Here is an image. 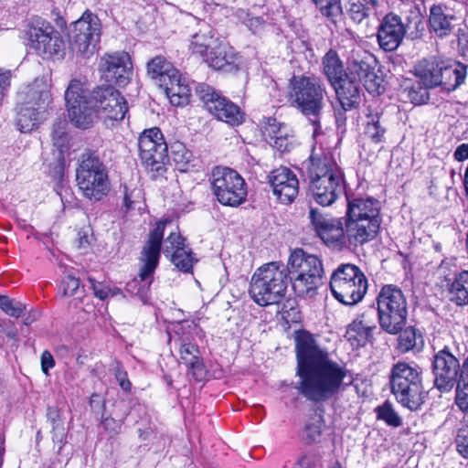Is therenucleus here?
Here are the masks:
<instances>
[{
	"label": "nucleus",
	"instance_id": "nucleus-1",
	"mask_svg": "<svg viewBox=\"0 0 468 468\" xmlns=\"http://www.w3.org/2000/svg\"><path fill=\"white\" fill-rule=\"evenodd\" d=\"M295 342L299 380L294 388L314 402H324L336 395L347 377L346 367L333 360L306 332L298 333Z\"/></svg>",
	"mask_w": 468,
	"mask_h": 468
},
{
	"label": "nucleus",
	"instance_id": "nucleus-2",
	"mask_svg": "<svg viewBox=\"0 0 468 468\" xmlns=\"http://www.w3.org/2000/svg\"><path fill=\"white\" fill-rule=\"evenodd\" d=\"M65 100L71 122L82 129L90 127L98 119L112 125L128 112L125 98L114 87L101 86L88 93L87 83L79 79L69 82Z\"/></svg>",
	"mask_w": 468,
	"mask_h": 468
},
{
	"label": "nucleus",
	"instance_id": "nucleus-3",
	"mask_svg": "<svg viewBox=\"0 0 468 468\" xmlns=\"http://www.w3.org/2000/svg\"><path fill=\"white\" fill-rule=\"evenodd\" d=\"M306 170L311 194L319 205L330 206L344 193V175L329 149L314 145Z\"/></svg>",
	"mask_w": 468,
	"mask_h": 468
},
{
	"label": "nucleus",
	"instance_id": "nucleus-4",
	"mask_svg": "<svg viewBox=\"0 0 468 468\" xmlns=\"http://www.w3.org/2000/svg\"><path fill=\"white\" fill-rule=\"evenodd\" d=\"M52 101L50 80L37 78L17 93L16 126L21 133H30L39 127L48 116Z\"/></svg>",
	"mask_w": 468,
	"mask_h": 468
},
{
	"label": "nucleus",
	"instance_id": "nucleus-5",
	"mask_svg": "<svg viewBox=\"0 0 468 468\" xmlns=\"http://www.w3.org/2000/svg\"><path fill=\"white\" fill-rule=\"evenodd\" d=\"M380 225V204L378 199L370 197L347 198L345 226L349 246H361L374 239Z\"/></svg>",
	"mask_w": 468,
	"mask_h": 468
},
{
	"label": "nucleus",
	"instance_id": "nucleus-6",
	"mask_svg": "<svg viewBox=\"0 0 468 468\" xmlns=\"http://www.w3.org/2000/svg\"><path fill=\"white\" fill-rule=\"evenodd\" d=\"M414 74L427 89L440 86L446 90H453L463 83L466 67L442 56H431L415 65Z\"/></svg>",
	"mask_w": 468,
	"mask_h": 468
},
{
	"label": "nucleus",
	"instance_id": "nucleus-7",
	"mask_svg": "<svg viewBox=\"0 0 468 468\" xmlns=\"http://www.w3.org/2000/svg\"><path fill=\"white\" fill-rule=\"evenodd\" d=\"M285 268L298 297L312 298L316 294L324 273L322 261L317 256L308 254L302 249L294 250Z\"/></svg>",
	"mask_w": 468,
	"mask_h": 468
},
{
	"label": "nucleus",
	"instance_id": "nucleus-8",
	"mask_svg": "<svg viewBox=\"0 0 468 468\" xmlns=\"http://www.w3.org/2000/svg\"><path fill=\"white\" fill-rule=\"evenodd\" d=\"M287 279L283 264L275 261L264 264L251 277L250 295L261 306L278 303L285 295Z\"/></svg>",
	"mask_w": 468,
	"mask_h": 468
},
{
	"label": "nucleus",
	"instance_id": "nucleus-9",
	"mask_svg": "<svg viewBox=\"0 0 468 468\" xmlns=\"http://www.w3.org/2000/svg\"><path fill=\"white\" fill-rule=\"evenodd\" d=\"M147 74L164 89L170 103L182 107L188 103L191 88L188 78L162 56H156L147 63Z\"/></svg>",
	"mask_w": 468,
	"mask_h": 468
},
{
	"label": "nucleus",
	"instance_id": "nucleus-10",
	"mask_svg": "<svg viewBox=\"0 0 468 468\" xmlns=\"http://www.w3.org/2000/svg\"><path fill=\"white\" fill-rule=\"evenodd\" d=\"M391 391L404 408L417 410L424 402L425 394L420 368L414 363L399 361L390 373Z\"/></svg>",
	"mask_w": 468,
	"mask_h": 468
},
{
	"label": "nucleus",
	"instance_id": "nucleus-11",
	"mask_svg": "<svg viewBox=\"0 0 468 468\" xmlns=\"http://www.w3.org/2000/svg\"><path fill=\"white\" fill-rule=\"evenodd\" d=\"M24 38L29 48L44 59L60 60L65 58V40L58 31L44 20L36 19L28 23Z\"/></svg>",
	"mask_w": 468,
	"mask_h": 468
},
{
	"label": "nucleus",
	"instance_id": "nucleus-12",
	"mask_svg": "<svg viewBox=\"0 0 468 468\" xmlns=\"http://www.w3.org/2000/svg\"><path fill=\"white\" fill-rule=\"evenodd\" d=\"M378 321L381 328L390 335L399 333L407 321V301L402 291L394 285H385L378 298Z\"/></svg>",
	"mask_w": 468,
	"mask_h": 468
},
{
	"label": "nucleus",
	"instance_id": "nucleus-13",
	"mask_svg": "<svg viewBox=\"0 0 468 468\" xmlns=\"http://www.w3.org/2000/svg\"><path fill=\"white\" fill-rule=\"evenodd\" d=\"M330 289L338 302L346 305H354L364 298L367 290V281L356 265L341 264L331 276Z\"/></svg>",
	"mask_w": 468,
	"mask_h": 468
},
{
	"label": "nucleus",
	"instance_id": "nucleus-14",
	"mask_svg": "<svg viewBox=\"0 0 468 468\" xmlns=\"http://www.w3.org/2000/svg\"><path fill=\"white\" fill-rule=\"evenodd\" d=\"M325 90L314 77L293 76L288 86L291 104L306 116L317 117L324 102Z\"/></svg>",
	"mask_w": 468,
	"mask_h": 468
},
{
	"label": "nucleus",
	"instance_id": "nucleus-15",
	"mask_svg": "<svg viewBox=\"0 0 468 468\" xmlns=\"http://www.w3.org/2000/svg\"><path fill=\"white\" fill-rule=\"evenodd\" d=\"M77 186L88 199L99 201L110 189L108 175L103 164L95 157L82 160L76 172Z\"/></svg>",
	"mask_w": 468,
	"mask_h": 468
},
{
	"label": "nucleus",
	"instance_id": "nucleus-16",
	"mask_svg": "<svg viewBox=\"0 0 468 468\" xmlns=\"http://www.w3.org/2000/svg\"><path fill=\"white\" fill-rule=\"evenodd\" d=\"M212 188L218 201L224 206L237 207L247 197L244 179L228 167L218 166L213 169Z\"/></svg>",
	"mask_w": 468,
	"mask_h": 468
},
{
	"label": "nucleus",
	"instance_id": "nucleus-17",
	"mask_svg": "<svg viewBox=\"0 0 468 468\" xmlns=\"http://www.w3.org/2000/svg\"><path fill=\"white\" fill-rule=\"evenodd\" d=\"M170 221H159L155 228L150 232L148 240L144 245L140 257L139 278L144 283L143 287L136 292L145 303L147 291L152 283V277L158 265L160 258L161 243L164 237L165 228Z\"/></svg>",
	"mask_w": 468,
	"mask_h": 468
},
{
	"label": "nucleus",
	"instance_id": "nucleus-18",
	"mask_svg": "<svg viewBox=\"0 0 468 468\" xmlns=\"http://www.w3.org/2000/svg\"><path fill=\"white\" fill-rule=\"evenodd\" d=\"M195 90L197 96L203 102L207 111L218 121L231 126L243 122L244 116L240 109L223 97L213 87L206 83H198Z\"/></svg>",
	"mask_w": 468,
	"mask_h": 468
},
{
	"label": "nucleus",
	"instance_id": "nucleus-19",
	"mask_svg": "<svg viewBox=\"0 0 468 468\" xmlns=\"http://www.w3.org/2000/svg\"><path fill=\"white\" fill-rule=\"evenodd\" d=\"M195 90L197 96L203 102L207 111L218 121L231 126L243 122L244 116L240 109L223 97L213 87L206 83H198Z\"/></svg>",
	"mask_w": 468,
	"mask_h": 468
},
{
	"label": "nucleus",
	"instance_id": "nucleus-20",
	"mask_svg": "<svg viewBox=\"0 0 468 468\" xmlns=\"http://www.w3.org/2000/svg\"><path fill=\"white\" fill-rule=\"evenodd\" d=\"M101 36V24L96 16L87 11L72 24L69 41L73 52L83 57L92 55Z\"/></svg>",
	"mask_w": 468,
	"mask_h": 468
},
{
	"label": "nucleus",
	"instance_id": "nucleus-21",
	"mask_svg": "<svg viewBox=\"0 0 468 468\" xmlns=\"http://www.w3.org/2000/svg\"><path fill=\"white\" fill-rule=\"evenodd\" d=\"M139 155L145 168L157 174L165 171L167 145L157 127L144 130L138 139Z\"/></svg>",
	"mask_w": 468,
	"mask_h": 468
},
{
	"label": "nucleus",
	"instance_id": "nucleus-22",
	"mask_svg": "<svg viewBox=\"0 0 468 468\" xmlns=\"http://www.w3.org/2000/svg\"><path fill=\"white\" fill-rule=\"evenodd\" d=\"M374 57L367 52L353 55L347 66L346 77L354 80L358 84H362L364 88L371 94H379L381 89L382 79L376 72Z\"/></svg>",
	"mask_w": 468,
	"mask_h": 468
},
{
	"label": "nucleus",
	"instance_id": "nucleus-23",
	"mask_svg": "<svg viewBox=\"0 0 468 468\" xmlns=\"http://www.w3.org/2000/svg\"><path fill=\"white\" fill-rule=\"evenodd\" d=\"M309 218L316 234L327 246L342 248L348 244L346 228L340 218L322 215L314 209L310 210Z\"/></svg>",
	"mask_w": 468,
	"mask_h": 468
},
{
	"label": "nucleus",
	"instance_id": "nucleus-24",
	"mask_svg": "<svg viewBox=\"0 0 468 468\" xmlns=\"http://www.w3.org/2000/svg\"><path fill=\"white\" fill-rule=\"evenodd\" d=\"M273 196L282 204H291L298 196L299 180L288 167L280 166L268 175Z\"/></svg>",
	"mask_w": 468,
	"mask_h": 468
},
{
	"label": "nucleus",
	"instance_id": "nucleus-25",
	"mask_svg": "<svg viewBox=\"0 0 468 468\" xmlns=\"http://www.w3.org/2000/svg\"><path fill=\"white\" fill-rule=\"evenodd\" d=\"M101 71L107 81L125 86L133 74L132 61L128 53L117 52L101 58Z\"/></svg>",
	"mask_w": 468,
	"mask_h": 468
},
{
	"label": "nucleus",
	"instance_id": "nucleus-26",
	"mask_svg": "<svg viewBox=\"0 0 468 468\" xmlns=\"http://www.w3.org/2000/svg\"><path fill=\"white\" fill-rule=\"evenodd\" d=\"M432 365L435 386L441 391L450 390L460 371L459 360L444 347L434 356Z\"/></svg>",
	"mask_w": 468,
	"mask_h": 468
},
{
	"label": "nucleus",
	"instance_id": "nucleus-27",
	"mask_svg": "<svg viewBox=\"0 0 468 468\" xmlns=\"http://www.w3.org/2000/svg\"><path fill=\"white\" fill-rule=\"evenodd\" d=\"M164 254L170 258L171 262L184 272H191L197 259L190 249L185 245V239L179 232L171 231L165 239Z\"/></svg>",
	"mask_w": 468,
	"mask_h": 468
},
{
	"label": "nucleus",
	"instance_id": "nucleus-28",
	"mask_svg": "<svg viewBox=\"0 0 468 468\" xmlns=\"http://www.w3.org/2000/svg\"><path fill=\"white\" fill-rule=\"evenodd\" d=\"M406 34V28L401 18L392 13L382 19L378 29V42L385 51H394L401 44Z\"/></svg>",
	"mask_w": 468,
	"mask_h": 468
},
{
	"label": "nucleus",
	"instance_id": "nucleus-29",
	"mask_svg": "<svg viewBox=\"0 0 468 468\" xmlns=\"http://www.w3.org/2000/svg\"><path fill=\"white\" fill-rule=\"evenodd\" d=\"M263 134L269 144L282 153L290 151L293 146L292 130L288 125L277 122L276 119L268 118L266 120Z\"/></svg>",
	"mask_w": 468,
	"mask_h": 468
},
{
	"label": "nucleus",
	"instance_id": "nucleus-30",
	"mask_svg": "<svg viewBox=\"0 0 468 468\" xmlns=\"http://www.w3.org/2000/svg\"><path fill=\"white\" fill-rule=\"evenodd\" d=\"M203 60L215 69L231 70L239 67L238 56L233 48L223 39H218L212 49L204 57Z\"/></svg>",
	"mask_w": 468,
	"mask_h": 468
},
{
	"label": "nucleus",
	"instance_id": "nucleus-31",
	"mask_svg": "<svg viewBox=\"0 0 468 468\" xmlns=\"http://www.w3.org/2000/svg\"><path fill=\"white\" fill-rule=\"evenodd\" d=\"M219 37L216 32L207 24H202L197 32L191 36L188 44L189 51L194 55H198L202 58L210 49L216 47Z\"/></svg>",
	"mask_w": 468,
	"mask_h": 468
},
{
	"label": "nucleus",
	"instance_id": "nucleus-32",
	"mask_svg": "<svg viewBox=\"0 0 468 468\" xmlns=\"http://www.w3.org/2000/svg\"><path fill=\"white\" fill-rule=\"evenodd\" d=\"M336 97L345 111L356 107L360 101V84L344 77L338 83H333Z\"/></svg>",
	"mask_w": 468,
	"mask_h": 468
},
{
	"label": "nucleus",
	"instance_id": "nucleus-33",
	"mask_svg": "<svg viewBox=\"0 0 468 468\" xmlns=\"http://www.w3.org/2000/svg\"><path fill=\"white\" fill-rule=\"evenodd\" d=\"M376 326L370 323L366 314L356 318L348 326L346 337L354 346H362L372 336V331Z\"/></svg>",
	"mask_w": 468,
	"mask_h": 468
},
{
	"label": "nucleus",
	"instance_id": "nucleus-34",
	"mask_svg": "<svg viewBox=\"0 0 468 468\" xmlns=\"http://www.w3.org/2000/svg\"><path fill=\"white\" fill-rule=\"evenodd\" d=\"M179 353L180 360L186 366L188 373L196 380H201L206 375V369L198 347L190 343L183 344Z\"/></svg>",
	"mask_w": 468,
	"mask_h": 468
},
{
	"label": "nucleus",
	"instance_id": "nucleus-35",
	"mask_svg": "<svg viewBox=\"0 0 468 468\" xmlns=\"http://www.w3.org/2000/svg\"><path fill=\"white\" fill-rule=\"evenodd\" d=\"M453 16L446 14L442 6L433 5L430 10L429 22L431 30L438 37H443L451 34Z\"/></svg>",
	"mask_w": 468,
	"mask_h": 468
},
{
	"label": "nucleus",
	"instance_id": "nucleus-36",
	"mask_svg": "<svg viewBox=\"0 0 468 468\" xmlns=\"http://www.w3.org/2000/svg\"><path fill=\"white\" fill-rule=\"evenodd\" d=\"M447 285L448 295L452 302L458 305L468 303V271L460 272Z\"/></svg>",
	"mask_w": 468,
	"mask_h": 468
},
{
	"label": "nucleus",
	"instance_id": "nucleus-37",
	"mask_svg": "<svg viewBox=\"0 0 468 468\" xmlns=\"http://www.w3.org/2000/svg\"><path fill=\"white\" fill-rule=\"evenodd\" d=\"M324 73L331 85L338 83V80L345 77L343 63L337 53L330 49L323 58Z\"/></svg>",
	"mask_w": 468,
	"mask_h": 468
},
{
	"label": "nucleus",
	"instance_id": "nucleus-38",
	"mask_svg": "<svg viewBox=\"0 0 468 468\" xmlns=\"http://www.w3.org/2000/svg\"><path fill=\"white\" fill-rule=\"evenodd\" d=\"M424 345L422 335L413 327L405 329L399 337L398 348L402 353L420 351Z\"/></svg>",
	"mask_w": 468,
	"mask_h": 468
},
{
	"label": "nucleus",
	"instance_id": "nucleus-39",
	"mask_svg": "<svg viewBox=\"0 0 468 468\" xmlns=\"http://www.w3.org/2000/svg\"><path fill=\"white\" fill-rule=\"evenodd\" d=\"M67 122H59L54 125L52 132L53 146L58 150L56 156L58 163L64 161V154L69 149V141L66 131Z\"/></svg>",
	"mask_w": 468,
	"mask_h": 468
},
{
	"label": "nucleus",
	"instance_id": "nucleus-40",
	"mask_svg": "<svg viewBox=\"0 0 468 468\" xmlns=\"http://www.w3.org/2000/svg\"><path fill=\"white\" fill-rule=\"evenodd\" d=\"M386 129L382 127L379 116L368 115L365 127V135L370 138L374 143L378 144L384 140Z\"/></svg>",
	"mask_w": 468,
	"mask_h": 468
},
{
	"label": "nucleus",
	"instance_id": "nucleus-41",
	"mask_svg": "<svg viewBox=\"0 0 468 468\" xmlns=\"http://www.w3.org/2000/svg\"><path fill=\"white\" fill-rule=\"evenodd\" d=\"M0 308L9 316L18 318L26 310V305L7 296L0 295Z\"/></svg>",
	"mask_w": 468,
	"mask_h": 468
},
{
	"label": "nucleus",
	"instance_id": "nucleus-42",
	"mask_svg": "<svg viewBox=\"0 0 468 468\" xmlns=\"http://www.w3.org/2000/svg\"><path fill=\"white\" fill-rule=\"evenodd\" d=\"M377 413L378 418L384 420L389 426L399 427L402 424L401 418L388 402H385L383 405L378 407Z\"/></svg>",
	"mask_w": 468,
	"mask_h": 468
},
{
	"label": "nucleus",
	"instance_id": "nucleus-43",
	"mask_svg": "<svg viewBox=\"0 0 468 468\" xmlns=\"http://www.w3.org/2000/svg\"><path fill=\"white\" fill-rule=\"evenodd\" d=\"M323 16L334 20L341 12L340 0H312Z\"/></svg>",
	"mask_w": 468,
	"mask_h": 468
},
{
	"label": "nucleus",
	"instance_id": "nucleus-44",
	"mask_svg": "<svg viewBox=\"0 0 468 468\" xmlns=\"http://www.w3.org/2000/svg\"><path fill=\"white\" fill-rule=\"evenodd\" d=\"M192 153L185 145L178 144L173 146L172 158L180 171H185L191 162Z\"/></svg>",
	"mask_w": 468,
	"mask_h": 468
},
{
	"label": "nucleus",
	"instance_id": "nucleus-45",
	"mask_svg": "<svg viewBox=\"0 0 468 468\" xmlns=\"http://www.w3.org/2000/svg\"><path fill=\"white\" fill-rule=\"evenodd\" d=\"M455 444L457 452L463 457L468 458V419H464L457 431Z\"/></svg>",
	"mask_w": 468,
	"mask_h": 468
},
{
	"label": "nucleus",
	"instance_id": "nucleus-46",
	"mask_svg": "<svg viewBox=\"0 0 468 468\" xmlns=\"http://www.w3.org/2000/svg\"><path fill=\"white\" fill-rule=\"evenodd\" d=\"M369 8L366 6L362 0H350L348 14L350 18L356 23H361L368 16Z\"/></svg>",
	"mask_w": 468,
	"mask_h": 468
},
{
	"label": "nucleus",
	"instance_id": "nucleus-47",
	"mask_svg": "<svg viewBox=\"0 0 468 468\" xmlns=\"http://www.w3.org/2000/svg\"><path fill=\"white\" fill-rule=\"evenodd\" d=\"M89 282L90 283L94 295L100 300H105L110 296L122 294L119 289H112L107 284L103 282H98L91 277L89 278Z\"/></svg>",
	"mask_w": 468,
	"mask_h": 468
},
{
	"label": "nucleus",
	"instance_id": "nucleus-48",
	"mask_svg": "<svg viewBox=\"0 0 468 468\" xmlns=\"http://www.w3.org/2000/svg\"><path fill=\"white\" fill-rule=\"evenodd\" d=\"M237 16L250 30L253 32H258L264 25V21L261 17L252 16L243 9L237 12Z\"/></svg>",
	"mask_w": 468,
	"mask_h": 468
},
{
	"label": "nucleus",
	"instance_id": "nucleus-49",
	"mask_svg": "<svg viewBox=\"0 0 468 468\" xmlns=\"http://www.w3.org/2000/svg\"><path fill=\"white\" fill-rule=\"evenodd\" d=\"M324 426V424L322 416L319 414H314L305 426L307 438L312 441H316L322 433Z\"/></svg>",
	"mask_w": 468,
	"mask_h": 468
},
{
	"label": "nucleus",
	"instance_id": "nucleus-50",
	"mask_svg": "<svg viewBox=\"0 0 468 468\" xmlns=\"http://www.w3.org/2000/svg\"><path fill=\"white\" fill-rule=\"evenodd\" d=\"M80 288V280L73 275H67L61 282L60 292L62 296L69 297L77 293Z\"/></svg>",
	"mask_w": 468,
	"mask_h": 468
},
{
	"label": "nucleus",
	"instance_id": "nucleus-51",
	"mask_svg": "<svg viewBox=\"0 0 468 468\" xmlns=\"http://www.w3.org/2000/svg\"><path fill=\"white\" fill-rule=\"evenodd\" d=\"M455 403L463 411L468 410V383L458 381Z\"/></svg>",
	"mask_w": 468,
	"mask_h": 468
},
{
	"label": "nucleus",
	"instance_id": "nucleus-52",
	"mask_svg": "<svg viewBox=\"0 0 468 468\" xmlns=\"http://www.w3.org/2000/svg\"><path fill=\"white\" fill-rule=\"evenodd\" d=\"M11 80V72L10 70H5L0 68V103L2 102L4 97L5 96Z\"/></svg>",
	"mask_w": 468,
	"mask_h": 468
},
{
	"label": "nucleus",
	"instance_id": "nucleus-53",
	"mask_svg": "<svg viewBox=\"0 0 468 468\" xmlns=\"http://www.w3.org/2000/svg\"><path fill=\"white\" fill-rule=\"evenodd\" d=\"M55 366L53 356L48 351H44L41 355V369L45 375H48V371Z\"/></svg>",
	"mask_w": 468,
	"mask_h": 468
},
{
	"label": "nucleus",
	"instance_id": "nucleus-54",
	"mask_svg": "<svg viewBox=\"0 0 468 468\" xmlns=\"http://www.w3.org/2000/svg\"><path fill=\"white\" fill-rule=\"evenodd\" d=\"M141 197V190L140 189H134L132 191H128L127 188H125L124 192V204L127 208H131L133 207V204L136 201L137 198Z\"/></svg>",
	"mask_w": 468,
	"mask_h": 468
},
{
	"label": "nucleus",
	"instance_id": "nucleus-55",
	"mask_svg": "<svg viewBox=\"0 0 468 468\" xmlns=\"http://www.w3.org/2000/svg\"><path fill=\"white\" fill-rule=\"evenodd\" d=\"M102 427L111 433H118L121 429V423L112 418H105L101 422Z\"/></svg>",
	"mask_w": 468,
	"mask_h": 468
},
{
	"label": "nucleus",
	"instance_id": "nucleus-56",
	"mask_svg": "<svg viewBox=\"0 0 468 468\" xmlns=\"http://www.w3.org/2000/svg\"><path fill=\"white\" fill-rule=\"evenodd\" d=\"M115 376H116V378H117V380L119 382L120 387L124 391H129L130 388H131V382L127 378L126 372H123L122 370H117Z\"/></svg>",
	"mask_w": 468,
	"mask_h": 468
},
{
	"label": "nucleus",
	"instance_id": "nucleus-57",
	"mask_svg": "<svg viewBox=\"0 0 468 468\" xmlns=\"http://www.w3.org/2000/svg\"><path fill=\"white\" fill-rule=\"evenodd\" d=\"M454 157L457 161L468 159V144L459 145L454 152Z\"/></svg>",
	"mask_w": 468,
	"mask_h": 468
},
{
	"label": "nucleus",
	"instance_id": "nucleus-58",
	"mask_svg": "<svg viewBox=\"0 0 468 468\" xmlns=\"http://www.w3.org/2000/svg\"><path fill=\"white\" fill-rule=\"evenodd\" d=\"M53 440L61 441L64 438V428L60 426L59 421L53 420Z\"/></svg>",
	"mask_w": 468,
	"mask_h": 468
},
{
	"label": "nucleus",
	"instance_id": "nucleus-59",
	"mask_svg": "<svg viewBox=\"0 0 468 468\" xmlns=\"http://www.w3.org/2000/svg\"><path fill=\"white\" fill-rule=\"evenodd\" d=\"M90 405L93 410H103L104 401L101 399L100 395L92 394L90 399Z\"/></svg>",
	"mask_w": 468,
	"mask_h": 468
},
{
	"label": "nucleus",
	"instance_id": "nucleus-60",
	"mask_svg": "<svg viewBox=\"0 0 468 468\" xmlns=\"http://www.w3.org/2000/svg\"><path fill=\"white\" fill-rule=\"evenodd\" d=\"M90 245V237L86 233L78 234L77 247L80 250H86Z\"/></svg>",
	"mask_w": 468,
	"mask_h": 468
},
{
	"label": "nucleus",
	"instance_id": "nucleus-61",
	"mask_svg": "<svg viewBox=\"0 0 468 468\" xmlns=\"http://www.w3.org/2000/svg\"><path fill=\"white\" fill-rule=\"evenodd\" d=\"M460 372L461 373L459 380L468 383V356L464 360L462 369H460Z\"/></svg>",
	"mask_w": 468,
	"mask_h": 468
},
{
	"label": "nucleus",
	"instance_id": "nucleus-62",
	"mask_svg": "<svg viewBox=\"0 0 468 468\" xmlns=\"http://www.w3.org/2000/svg\"><path fill=\"white\" fill-rule=\"evenodd\" d=\"M7 337L9 338H15L17 335V332L15 327L8 328L4 331Z\"/></svg>",
	"mask_w": 468,
	"mask_h": 468
},
{
	"label": "nucleus",
	"instance_id": "nucleus-63",
	"mask_svg": "<svg viewBox=\"0 0 468 468\" xmlns=\"http://www.w3.org/2000/svg\"><path fill=\"white\" fill-rule=\"evenodd\" d=\"M33 321V319L30 318V316H27L25 320H24V324H29L31 322Z\"/></svg>",
	"mask_w": 468,
	"mask_h": 468
},
{
	"label": "nucleus",
	"instance_id": "nucleus-64",
	"mask_svg": "<svg viewBox=\"0 0 468 468\" xmlns=\"http://www.w3.org/2000/svg\"><path fill=\"white\" fill-rule=\"evenodd\" d=\"M412 101H415L416 103H421L424 101L422 97L420 100H417L416 98L412 97Z\"/></svg>",
	"mask_w": 468,
	"mask_h": 468
}]
</instances>
